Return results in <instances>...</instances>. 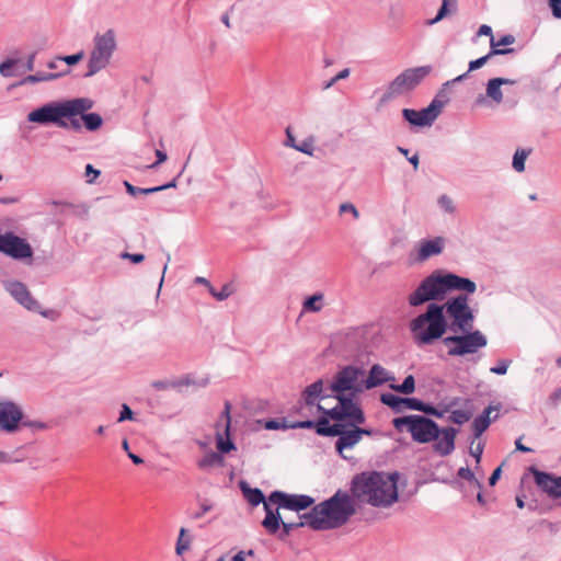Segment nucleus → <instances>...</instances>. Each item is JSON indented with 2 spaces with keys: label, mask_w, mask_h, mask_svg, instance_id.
Segmentation results:
<instances>
[{
  "label": "nucleus",
  "mask_w": 561,
  "mask_h": 561,
  "mask_svg": "<svg viewBox=\"0 0 561 561\" xmlns=\"http://www.w3.org/2000/svg\"><path fill=\"white\" fill-rule=\"evenodd\" d=\"M477 284L457 274L434 271L413 290L408 302L419 307L428 301L443 300L449 291H460L444 304H430L424 313L410 322V331L419 346L431 345L442 340L448 356L458 357L478 353L488 345L486 335L476 329V314L469 305V295L476 293Z\"/></svg>",
  "instance_id": "obj_1"
},
{
  "label": "nucleus",
  "mask_w": 561,
  "mask_h": 561,
  "mask_svg": "<svg viewBox=\"0 0 561 561\" xmlns=\"http://www.w3.org/2000/svg\"><path fill=\"white\" fill-rule=\"evenodd\" d=\"M265 517L262 522L263 527L272 535H275L279 528V539H285L294 529L308 526L313 530H331L345 525L355 514L356 506L347 492L337 490L330 499L313 505L311 511L299 516L297 523H286L282 520L278 512L274 513L270 503L264 504Z\"/></svg>",
  "instance_id": "obj_2"
},
{
  "label": "nucleus",
  "mask_w": 561,
  "mask_h": 561,
  "mask_svg": "<svg viewBox=\"0 0 561 561\" xmlns=\"http://www.w3.org/2000/svg\"><path fill=\"white\" fill-rule=\"evenodd\" d=\"M392 424L400 432L407 430L419 444L433 443V451L440 457L449 456L455 450V440L459 432L456 427L440 428L435 421L420 414L396 417Z\"/></svg>",
  "instance_id": "obj_3"
},
{
  "label": "nucleus",
  "mask_w": 561,
  "mask_h": 561,
  "mask_svg": "<svg viewBox=\"0 0 561 561\" xmlns=\"http://www.w3.org/2000/svg\"><path fill=\"white\" fill-rule=\"evenodd\" d=\"M397 473L362 472L351 482L353 503L355 500L375 507H388L398 501Z\"/></svg>",
  "instance_id": "obj_4"
},
{
  "label": "nucleus",
  "mask_w": 561,
  "mask_h": 561,
  "mask_svg": "<svg viewBox=\"0 0 561 561\" xmlns=\"http://www.w3.org/2000/svg\"><path fill=\"white\" fill-rule=\"evenodd\" d=\"M92 100L88 98H75L45 103L31 111L26 119L38 125H56L60 128L80 130L78 115L91 110Z\"/></svg>",
  "instance_id": "obj_5"
},
{
  "label": "nucleus",
  "mask_w": 561,
  "mask_h": 561,
  "mask_svg": "<svg viewBox=\"0 0 561 561\" xmlns=\"http://www.w3.org/2000/svg\"><path fill=\"white\" fill-rule=\"evenodd\" d=\"M117 50V32L107 28L98 32L92 39V49L87 61V77H92L106 69Z\"/></svg>",
  "instance_id": "obj_6"
},
{
  "label": "nucleus",
  "mask_w": 561,
  "mask_h": 561,
  "mask_svg": "<svg viewBox=\"0 0 561 561\" xmlns=\"http://www.w3.org/2000/svg\"><path fill=\"white\" fill-rule=\"evenodd\" d=\"M230 407V403L227 402L225 404V411L222 412V417L225 419L224 432L221 433L219 430L216 432V447L218 453L209 451L198 460L197 466L202 470L222 467L225 463L222 455L236 449V445L229 437L231 422Z\"/></svg>",
  "instance_id": "obj_7"
},
{
  "label": "nucleus",
  "mask_w": 561,
  "mask_h": 561,
  "mask_svg": "<svg viewBox=\"0 0 561 561\" xmlns=\"http://www.w3.org/2000/svg\"><path fill=\"white\" fill-rule=\"evenodd\" d=\"M337 403L325 410L322 405L317 404L319 411L330 416L336 423H343L350 427H356L365 423V414L360 405L354 400L352 396H333Z\"/></svg>",
  "instance_id": "obj_8"
},
{
  "label": "nucleus",
  "mask_w": 561,
  "mask_h": 561,
  "mask_svg": "<svg viewBox=\"0 0 561 561\" xmlns=\"http://www.w3.org/2000/svg\"><path fill=\"white\" fill-rule=\"evenodd\" d=\"M431 71V66H420L405 69L388 84L380 101L386 103L412 91L430 75Z\"/></svg>",
  "instance_id": "obj_9"
},
{
  "label": "nucleus",
  "mask_w": 561,
  "mask_h": 561,
  "mask_svg": "<svg viewBox=\"0 0 561 561\" xmlns=\"http://www.w3.org/2000/svg\"><path fill=\"white\" fill-rule=\"evenodd\" d=\"M363 376L362 368L352 365L345 366L335 374L330 390L333 396L355 397L365 390Z\"/></svg>",
  "instance_id": "obj_10"
},
{
  "label": "nucleus",
  "mask_w": 561,
  "mask_h": 561,
  "mask_svg": "<svg viewBox=\"0 0 561 561\" xmlns=\"http://www.w3.org/2000/svg\"><path fill=\"white\" fill-rule=\"evenodd\" d=\"M0 253L18 261L30 260L33 249L25 238L13 232L0 233Z\"/></svg>",
  "instance_id": "obj_11"
},
{
  "label": "nucleus",
  "mask_w": 561,
  "mask_h": 561,
  "mask_svg": "<svg viewBox=\"0 0 561 561\" xmlns=\"http://www.w3.org/2000/svg\"><path fill=\"white\" fill-rule=\"evenodd\" d=\"M443 107V103L434 99L430 105L421 111L412 108H403L402 115L407 122L413 126H431L438 117Z\"/></svg>",
  "instance_id": "obj_12"
},
{
  "label": "nucleus",
  "mask_w": 561,
  "mask_h": 561,
  "mask_svg": "<svg viewBox=\"0 0 561 561\" xmlns=\"http://www.w3.org/2000/svg\"><path fill=\"white\" fill-rule=\"evenodd\" d=\"M268 502L278 505V507L299 512L312 506L314 499L305 494H287L282 491H274L270 494Z\"/></svg>",
  "instance_id": "obj_13"
},
{
  "label": "nucleus",
  "mask_w": 561,
  "mask_h": 561,
  "mask_svg": "<svg viewBox=\"0 0 561 561\" xmlns=\"http://www.w3.org/2000/svg\"><path fill=\"white\" fill-rule=\"evenodd\" d=\"M357 425L356 427H350L346 424L340 423L339 424V432L337 433V440L335 442V449L337 453L343 457L346 458L343 455L344 449H351L356 444H358L364 435L371 436L373 431L367 428H360Z\"/></svg>",
  "instance_id": "obj_14"
},
{
  "label": "nucleus",
  "mask_w": 561,
  "mask_h": 561,
  "mask_svg": "<svg viewBox=\"0 0 561 561\" xmlns=\"http://www.w3.org/2000/svg\"><path fill=\"white\" fill-rule=\"evenodd\" d=\"M5 291L22 307L30 311H38L41 309L37 300L32 296L27 286L16 279H8L2 283Z\"/></svg>",
  "instance_id": "obj_15"
},
{
  "label": "nucleus",
  "mask_w": 561,
  "mask_h": 561,
  "mask_svg": "<svg viewBox=\"0 0 561 561\" xmlns=\"http://www.w3.org/2000/svg\"><path fill=\"white\" fill-rule=\"evenodd\" d=\"M23 419L22 409L14 402L0 401V430L15 432Z\"/></svg>",
  "instance_id": "obj_16"
},
{
  "label": "nucleus",
  "mask_w": 561,
  "mask_h": 561,
  "mask_svg": "<svg viewBox=\"0 0 561 561\" xmlns=\"http://www.w3.org/2000/svg\"><path fill=\"white\" fill-rule=\"evenodd\" d=\"M536 485L551 499L561 497V477L530 468Z\"/></svg>",
  "instance_id": "obj_17"
},
{
  "label": "nucleus",
  "mask_w": 561,
  "mask_h": 561,
  "mask_svg": "<svg viewBox=\"0 0 561 561\" xmlns=\"http://www.w3.org/2000/svg\"><path fill=\"white\" fill-rule=\"evenodd\" d=\"M445 245L446 239L440 236L421 240L417 244L416 261L425 262L433 256L442 254Z\"/></svg>",
  "instance_id": "obj_18"
},
{
  "label": "nucleus",
  "mask_w": 561,
  "mask_h": 561,
  "mask_svg": "<svg viewBox=\"0 0 561 561\" xmlns=\"http://www.w3.org/2000/svg\"><path fill=\"white\" fill-rule=\"evenodd\" d=\"M394 376L379 364H374L364 380L365 390L379 387L386 382L393 381Z\"/></svg>",
  "instance_id": "obj_19"
},
{
  "label": "nucleus",
  "mask_w": 561,
  "mask_h": 561,
  "mask_svg": "<svg viewBox=\"0 0 561 561\" xmlns=\"http://www.w3.org/2000/svg\"><path fill=\"white\" fill-rule=\"evenodd\" d=\"M70 73V70L69 69H65V70H61L57 73H53V72H37L35 75H28L26 77H24L20 82L19 84L20 85H24V84H35V83H38V82H48V81H54V80H57L61 77H65L67 75Z\"/></svg>",
  "instance_id": "obj_20"
},
{
  "label": "nucleus",
  "mask_w": 561,
  "mask_h": 561,
  "mask_svg": "<svg viewBox=\"0 0 561 561\" xmlns=\"http://www.w3.org/2000/svg\"><path fill=\"white\" fill-rule=\"evenodd\" d=\"M495 410H497L495 407L489 405L479 416L474 419L472 423L474 438L480 437L488 430L491 424L490 414Z\"/></svg>",
  "instance_id": "obj_21"
},
{
  "label": "nucleus",
  "mask_w": 561,
  "mask_h": 561,
  "mask_svg": "<svg viewBox=\"0 0 561 561\" xmlns=\"http://www.w3.org/2000/svg\"><path fill=\"white\" fill-rule=\"evenodd\" d=\"M323 391V380L318 379L311 385H309L302 392V399L307 405H313L318 402L322 397L321 393Z\"/></svg>",
  "instance_id": "obj_22"
},
{
  "label": "nucleus",
  "mask_w": 561,
  "mask_h": 561,
  "mask_svg": "<svg viewBox=\"0 0 561 561\" xmlns=\"http://www.w3.org/2000/svg\"><path fill=\"white\" fill-rule=\"evenodd\" d=\"M240 489L244 499L252 505L257 506L259 504H265L263 492L257 488H251L245 482H240Z\"/></svg>",
  "instance_id": "obj_23"
},
{
  "label": "nucleus",
  "mask_w": 561,
  "mask_h": 561,
  "mask_svg": "<svg viewBox=\"0 0 561 561\" xmlns=\"http://www.w3.org/2000/svg\"><path fill=\"white\" fill-rule=\"evenodd\" d=\"M87 112L88 111L82 112L81 114L78 115L79 124L81 126L84 125V127L90 131L99 129L103 124V119H102L101 115H99L98 113H87Z\"/></svg>",
  "instance_id": "obj_24"
},
{
  "label": "nucleus",
  "mask_w": 561,
  "mask_h": 561,
  "mask_svg": "<svg viewBox=\"0 0 561 561\" xmlns=\"http://www.w3.org/2000/svg\"><path fill=\"white\" fill-rule=\"evenodd\" d=\"M485 95L495 104L502 103L503 92L501 78H492L486 82Z\"/></svg>",
  "instance_id": "obj_25"
},
{
  "label": "nucleus",
  "mask_w": 561,
  "mask_h": 561,
  "mask_svg": "<svg viewBox=\"0 0 561 561\" xmlns=\"http://www.w3.org/2000/svg\"><path fill=\"white\" fill-rule=\"evenodd\" d=\"M324 295L322 293H316L312 296L306 298L302 302L304 312H319L324 307Z\"/></svg>",
  "instance_id": "obj_26"
},
{
  "label": "nucleus",
  "mask_w": 561,
  "mask_h": 561,
  "mask_svg": "<svg viewBox=\"0 0 561 561\" xmlns=\"http://www.w3.org/2000/svg\"><path fill=\"white\" fill-rule=\"evenodd\" d=\"M514 49H494V50H490L485 56H482L476 60H471L469 62V69H468V72L470 71H473V70H477V69H480L481 67H483L491 57L495 56V55H507V54H511L513 53Z\"/></svg>",
  "instance_id": "obj_27"
},
{
  "label": "nucleus",
  "mask_w": 561,
  "mask_h": 561,
  "mask_svg": "<svg viewBox=\"0 0 561 561\" xmlns=\"http://www.w3.org/2000/svg\"><path fill=\"white\" fill-rule=\"evenodd\" d=\"M457 0H443L442 5L436 16L427 22L428 25H434L442 21L447 14L457 10Z\"/></svg>",
  "instance_id": "obj_28"
},
{
  "label": "nucleus",
  "mask_w": 561,
  "mask_h": 561,
  "mask_svg": "<svg viewBox=\"0 0 561 561\" xmlns=\"http://www.w3.org/2000/svg\"><path fill=\"white\" fill-rule=\"evenodd\" d=\"M339 424L340 423L335 422L334 424L330 425L328 419L322 417L316 423V432H317V434H319L321 436L333 437V436L337 435V433H340Z\"/></svg>",
  "instance_id": "obj_29"
},
{
  "label": "nucleus",
  "mask_w": 561,
  "mask_h": 561,
  "mask_svg": "<svg viewBox=\"0 0 561 561\" xmlns=\"http://www.w3.org/2000/svg\"><path fill=\"white\" fill-rule=\"evenodd\" d=\"M436 203H437V206L440 209V211L446 215L453 216L457 211V206H456L454 199L447 194H440L437 197Z\"/></svg>",
  "instance_id": "obj_30"
},
{
  "label": "nucleus",
  "mask_w": 561,
  "mask_h": 561,
  "mask_svg": "<svg viewBox=\"0 0 561 561\" xmlns=\"http://www.w3.org/2000/svg\"><path fill=\"white\" fill-rule=\"evenodd\" d=\"M380 401L397 413L402 411V407L404 404V398L397 397L392 393H382L380 396Z\"/></svg>",
  "instance_id": "obj_31"
},
{
  "label": "nucleus",
  "mask_w": 561,
  "mask_h": 561,
  "mask_svg": "<svg viewBox=\"0 0 561 561\" xmlns=\"http://www.w3.org/2000/svg\"><path fill=\"white\" fill-rule=\"evenodd\" d=\"M208 383L207 378H203L198 381H196L191 376H185L182 378H178L173 380V388L174 389H182L183 387H190V386H197V387H205Z\"/></svg>",
  "instance_id": "obj_32"
},
{
  "label": "nucleus",
  "mask_w": 561,
  "mask_h": 561,
  "mask_svg": "<svg viewBox=\"0 0 561 561\" xmlns=\"http://www.w3.org/2000/svg\"><path fill=\"white\" fill-rule=\"evenodd\" d=\"M529 154L530 150L527 149H517L515 151L512 165L516 172H523L525 170V161Z\"/></svg>",
  "instance_id": "obj_33"
},
{
  "label": "nucleus",
  "mask_w": 561,
  "mask_h": 561,
  "mask_svg": "<svg viewBox=\"0 0 561 561\" xmlns=\"http://www.w3.org/2000/svg\"><path fill=\"white\" fill-rule=\"evenodd\" d=\"M390 388L403 394H411L415 390L414 377L412 375H409L404 378L401 385H390Z\"/></svg>",
  "instance_id": "obj_34"
},
{
  "label": "nucleus",
  "mask_w": 561,
  "mask_h": 561,
  "mask_svg": "<svg viewBox=\"0 0 561 561\" xmlns=\"http://www.w3.org/2000/svg\"><path fill=\"white\" fill-rule=\"evenodd\" d=\"M19 60L16 59H7L0 64V75L3 78H11L16 76V67Z\"/></svg>",
  "instance_id": "obj_35"
},
{
  "label": "nucleus",
  "mask_w": 561,
  "mask_h": 561,
  "mask_svg": "<svg viewBox=\"0 0 561 561\" xmlns=\"http://www.w3.org/2000/svg\"><path fill=\"white\" fill-rule=\"evenodd\" d=\"M457 476L460 478V479H463L466 481H468L470 483L471 486L478 489V490H481L482 488V484L481 482L476 478L474 473L472 472L471 469H469L468 467H461L459 470H458V473Z\"/></svg>",
  "instance_id": "obj_36"
},
{
  "label": "nucleus",
  "mask_w": 561,
  "mask_h": 561,
  "mask_svg": "<svg viewBox=\"0 0 561 561\" xmlns=\"http://www.w3.org/2000/svg\"><path fill=\"white\" fill-rule=\"evenodd\" d=\"M209 294L218 301H224L233 294V288L230 284H225L220 290L209 286Z\"/></svg>",
  "instance_id": "obj_37"
},
{
  "label": "nucleus",
  "mask_w": 561,
  "mask_h": 561,
  "mask_svg": "<svg viewBox=\"0 0 561 561\" xmlns=\"http://www.w3.org/2000/svg\"><path fill=\"white\" fill-rule=\"evenodd\" d=\"M471 417V414L465 410H454L448 420L455 424L462 425L468 422Z\"/></svg>",
  "instance_id": "obj_38"
},
{
  "label": "nucleus",
  "mask_w": 561,
  "mask_h": 561,
  "mask_svg": "<svg viewBox=\"0 0 561 561\" xmlns=\"http://www.w3.org/2000/svg\"><path fill=\"white\" fill-rule=\"evenodd\" d=\"M313 144H314V140L312 137L306 138L305 140H302L301 142H299L297 145L295 150L312 157L313 152H314Z\"/></svg>",
  "instance_id": "obj_39"
},
{
  "label": "nucleus",
  "mask_w": 561,
  "mask_h": 561,
  "mask_svg": "<svg viewBox=\"0 0 561 561\" xmlns=\"http://www.w3.org/2000/svg\"><path fill=\"white\" fill-rule=\"evenodd\" d=\"M515 43V37L511 34L502 36L499 41H495L494 37L490 39L491 50L501 49V46H507Z\"/></svg>",
  "instance_id": "obj_40"
},
{
  "label": "nucleus",
  "mask_w": 561,
  "mask_h": 561,
  "mask_svg": "<svg viewBox=\"0 0 561 561\" xmlns=\"http://www.w3.org/2000/svg\"><path fill=\"white\" fill-rule=\"evenodd\" d=\"M264 427L270 431H276L290 428V425L286 423L285 419H274L266 421Z\"/></svg>",
  "instance_id": "obj_41"
},
{
  "label": "nucleus",
  "mask_w": 561,
  "mask_h": 561,
  "mask_svg": "<svg viewBox=\"0 0 561 561\" xmlns=\"http://www.w3.org/2000/svg\"><path fill=\"white\" fill-rule=\"evenodd\" d=\"M185 528H181L179 539L176 542V553L182 554L190 547V539L185 538Z\"/></svg>",
  "instance_id": "obj_42"
},
{
  "label": "nucleus",
  "mask_w": 561,
  "mask_h": 561,
  "mask_svg": "<svg viewBox=\"0 0 561 561\" xmlns=\"http://www.w3.org/2000/svg\"><path fill=\"white\" fill-rule=\"evenodd\" d=\"M83 57H84V51L79 50L78 53L72 54V55L60 56V59L62 62H65L66 65L71 67V66L79 64L83 59Z\"/></svg>",
  "instance_id": "obj_43"
},
{
  "label": "nucleus",
  "mask_w": 561,
  "mask_h": 561,
  "mask_svg": "<svg viewBox=\"0 0 561 561\" xmlns=\"http://www.w3.org/2000/svg\"><path fill=\"white\" fill-rule=\"evenodd\" d=\"M511 364V359H500L495 366L490 368V371L495 375H505Z\"/></svg>",
  "instance_id": "obj_44"
},
{
  "label": "nucleus",
  "mask_w": 561,
  "mask_h": 561,
  "mask_svg": "<svg viewBox=\"0 0 561 561\" xmlns=\"http://www.w3.org/2000/svg\"><path fill=\"white\" fill-rule=\"evenodd\" d=\"M174 187H176V180L175 179H173L169 183H165V184H162V185H159V186L142 188V195H148V194H151V193L160 192V191H163V190H167V188H174Z\"/></svg>",
  "instance_id": "obj_45"
},
{
  "label": "nucleus",
  "mask_w": 561,
  "mask_h": 561,
  "mask_svg": "<svg viewBox=\"0 0 561 561\" xmlns=\"http://www.w3.org/2000/svg\"><path fill=\"white\" fill-rule=\"evenodd\" d=\"M408 409L422 412L425 403L416 398H404V404Z\"/></svg>",
  "instance_id": "obj_46"
},
{
  "label": "nucleus",
  "mask_w": 561,
  "mask_h": 561,
  "mask_svg": "<svg viewBox=\"0 0 561 561\" xmlns=\"http://www.w3.org/2000/svg\"><path fill=\"white\" fill-rule=\"evenodd\" d=\"M547 403L551 408H557L561 403V387L550 393Z\"/></svg>",
  "instance_id": "obj_47"
},
{
  "label": "nucleus",
  "mask_w": 561,
  "mask_h": 561,
  "mask_svg": "<svg viewBox=\"0 0 561 561\" xmlns=\"http://www.w3.org/2000/svg\"><path fill=\"white\" fill-rule=\"evenodd\" d=\"M99 175H100V171L94 169L92 164L85 165V176H87V182L89 184L94 183V181L98 179Z\"/></svg>",
  "instance_id": "obj_48"
},
{
  "label": "nucleus",
  "mask_w": 561,
  "mask_h": 561,
  "mask_svg": "<svg viewBox=\"0 0 561 561\" xmlns=\"http://www.w3.org/2000/svg\"><path fill=\"white\" fill-rule=\"evenodd\" d=\"M340 213L341 214L350 213V214L353 215V217L355 219H357L359 217V213H358L357 208L352 203H343V204H341L340 205Z\"/></svg>",
  "instance_id": "obj_49"
},
{
  "label": "nucleus",
  "mask_w": 561,
  "mask_h": 561,
  "mask_svg": "<svg viewBox=\"0 0 561 561\" xmlns=\"http://www.w3.org/2000/svg\"><path fill=\"white\" fill-rule=\"evenodd\" d=\"M285 134H286V139L284 141V146L296 149L298 144H297L296 138L291 131V128L287 127L285 130Z\"/></svg>",
  "instance_id": "obj_50"
},
{
  "label": "nucleus",
  "mask_w": 561,
  "mask_h": 561,
  "mask_svg": "<svg viewBox=\"0 0 561 561\" xmlns=\"http://www.w3.org/2000/svg\"><path fill=\"white\" fill-rule=\"evenodd\" d=\"M154 153H156V157H157V161L153 162V163L144 165L146 169H153L157 165H159L160 163L164 162L167 160V158H168L167 153L164 151H162V150L156 149Z\"/></svg>",
  "instance_id": "obj_51"
},
{
  "label": "nucleus",
  "mask_w": 561,
  "mask_h": 561,
  "mask_svg": "<svg viewBox=\"0 0 561 561\" xmlns=\"http://www.w3.org/2000/svg\"><path fill=\"white\" fill-rule=\"evenodd\" d=\"M548 3L551 8L552 15L556 19H561V0H548Z\"/></svg>",
  "instance_id": "obj_52"
},
{
  "label": "nucleus",
  "mask_w": 561,
  "mask_h": 561,
  "mask_svg": "<svg viewBox=\"0 0 561 561\" xmlns=\"http://www.w3.org/2000/svg\"><path fill=\"white\" fill-rule=\"evenodd\" d=\"M18 462L12 453L0 450V465Z\"/></svg>",
  "instance_id": "obj_53"
},
{
  "label": "nucleus",
  "mask_w": 561,
  "mask_h": 561,
  "mask_svg": "<svg viewBox=\"0 0 561 561\" xmlns=\"http://www.w3.org/2000/svg\"><path fill=\"white\" fill-rule=\"evenodd\" d=\"M157 390H168V389H174L173 388V380H159L154 381L151 385Z\"/></svg>",
  "instance_id": "obj_54"
},
{
  "label": "nucleus",
  "mask_w": 561,
  "mask_h": 561,
  "mask_svg": "<svg viewBox=\"0 0 561 561\" xmlns=\"http://www.w3.org/2000/svg\"><path fill=\"white\" fill-rule=\"evenodd\" d=\"M213 508V505L208 502H203L201 504V510L194 514H192V518L193 519H198L201 518L204 514H206L207 512H209L210 510Z\"/></svg>",
  "instance_id": "obj_55"
},
{
  "label": "nucleus",
  "mask_w": 561,
  "mask_h": 561,
  "mask_svg": "<svg viewBox=\"0 0 561 561\" xmlns=\"http://www.w3.org/2000/svg\"><path fill=\"white\" fill-rule=\"evenodd\" d=\"M133 415H134V413L130 410V408L127 404H123L122 405V411H121V414H119V417H118V422H124L126 420H131Z\"/></svg>",
  "instance_id": "obj_56"
},
{
  "label": "nucleus",
  "mask_w": 561,
  "mask_h": 561,
  "mask_svg": "<svg viewBox=\"0 0 561 561\" xmlns=\"http://www.w3.org/2000/svg\"><path fill=\"white\" fill-rule=\"evenodd\" d=\"M316 427V422L313 421H299L290 424V428H312Z\"/></svg>",
  "instance_id": "obj_57"
},
{
  "label": "nucleus",
  "mask_w": 561,
  "mask_h": 561,
  "mask_svg": "<svg viewBox=\"0 0 561 561\" xmlns=\"http://www.w3.org/2000/svg\"><path fill=\"white\" fill-rule=\"evenodd\" d=\"M423 413L425 414H428V415H434L436 417H442L443 416V412L437 410L436 408H434L433 405H430L427 403H425L424 405V409L422 411Z\"/></svg>",
  "instance_id": "obj_58"
},
{
  "label": "nucleus",
  "mask_w": 561,
  "mask_h": 561,
  "mask_svg": "<svg viewBox=\"0 0 561 561\" xmlns=\"http://www.w3.org/2000/svg\"><path fill=\"white\" fill-rule=\"evenodd\" d=\"M478 36H482V35H485V36H490V39L493 36V33H492V28L491 26L486 25V24H482L479 30H478V33H477Z\"/></svg>",
  "instance_id": "obj_59"
},
{
  "label": "nucleus",
  "mask_w": 561,
  "mask_h": 561,
  "mask_svg": "<svg viewBox=\"0 0 561 561\" xmlns=\"http://www.w3.org/2000/svg\"><path fill=\"white\" fill-rule=\"evenodd\" d=\"M483 453V446L479 443L474 449H471V455L476 458V461L479 463L481 456Z\"/></svg>",
  "instance_id": "obj_60"
},
{
  "label": "nucleus",
  "mask_w": 561,
  "mask_h": 561,
  "mask_svg": "<svg viewBox=\"0 0 561 561\" xmlns=\"http://www.w3.org/2000/svg\"><path fill=\"white\" fill-rule=\"evenodd\" d=\"M60 62H61V59H60V56H58V57H55V58L50 59L49 61H47L46 66L48 69L55 70V69H58V66Z\"/></svg>",
  "instance_id": "obj_61"
},
{
  "label": "nucleus",
  "mask_w": 561,
  "mask_h": 561,
  "mask_svg": "<svg viewBox=\"0 0 561 561\" xmlns=\"http://www.w3.org/2000/svg\"><path fill=\"white\" fill-rule=\"evenodd\" d=\"M500 476H501V468L499 467V468H496V469L493 471V473H492V474H491V477L489 478V484H490V485H494V484L497 482V480H499Z\"/></svg>",
  "instance_id": "obj_62"
},
{
  "label": "nucleus",
  "mask_w": 561,
  "mask_h": 561,
  "mask_svg": "<svg viewBox=\"0 0 561 561\" xmlns=\"http://www.w3.org/2000/svg\"><path fill=\"white\" fill-rule=\"evenodd\" d=\"M515 447H516V450L518 451H522V453H530L533 451L531 448L525 446L522 444V439L518 438L516 442H515Z\"/></svg>",
  "instance_id": "obj_63"
},
{
  "label": "nucleus",
  "mask_w": 561,
  "mask_h": 561,
  "mask_svg": "<svg viewBox=\"0 0 561 561\" xmlns=\"http://www.w3.org/2000/svg\"><path fill=\"white\" fill-rule=\"evenodd\" d=\"M228 561H245V551H239L231 559H228Z\"/></svg>",
  "instance_id": "obj_64"
}]
</instances>
